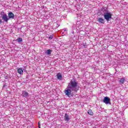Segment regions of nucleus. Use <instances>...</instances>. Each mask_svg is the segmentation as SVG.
I'll return each instance as SVG.
<instances>
[{
    "label": "nucleus",
    "instance_id": "obj_14",
    "mask_svg": "<svg viewBox=\"0 0 128 128\" xmlns=\"http://www.w3.org/2000/svg\"><path fill=\"white\" fill-rule=\"evenodd\" d=\"M62 74H57V78L58 80H62Z\"/></svg>",
    "mask_w": 128,
    "mask_h": 128
},
{
    "label": "nucleus",
    "instance_id": "obj_13",
    "mask_svg": "<svg viewBox=\"0 0 128 128\" xmlns=\"http://www.w3.org/2000/svg\"><path fill=\"white\" fill-rule=\"evenodd\" d=\"M88 114L90 116H94V112H92V110H88Z\"/></svg>",
    "mask_w": 128,
    "mask_h": 128
},
{
    "label": "nucleus",
    "instance_id": "obj_20",
    "mask_svg": "<svg viewBox=\"0 0 128 128\" xmlns=\"http://www.w3.org/2000/svg\"><path fill=\"white\" fill-rule=\"evenodd\" d=\"M39 128H40V127L39 126Z\"/></svg>",
    "mask_w": 128,
    "mask_h": 128
},
{
    "label": "nucleus",
    "instance_id": "obj_1",
    "mask_svg": "<svg viewBox=\"0 0 128 128\" xmlns=\"http://www.w3.org/2000/svg\"><path fill=\"white\" fill-rule=\"evenodd\" d=\"M78 88V82L76 80H72L68 83V88L65 90L64 93L66 95L68 98H70L72 96V92H76V88Z\"/></svg>",
    "mask_w": 128,
    "mask_h": 128
},
{
    "label": "nucleus",
    "instance_id": "obj_9",
    "mask_svg": "<svg viewBox=\"0 0 128 128\" xmlns=\"http://www.w3.org/2000/svg\"><path fill=\"white\" fill-rule=\"evenodd\" d=\"M8 18H14V14L12 12L8 14Z\"/></svg>",
    "mask_w": 128,
    "mask_h": 128
},
{
    "label": "nucleus",
    "instance_id": "obj_10",
    "mask_svg": "<svg viewBox=\"0 0 128 128\" xmlns=\"http://www.w3.org/2000/svg\"><path fill=\"white\" fill-rule=\"evenodd\" d=\"M62 34H64V36H66V34H68V30H66V28H64L62 30Z\"/></svg>",
    "mask_w": 128,
    "mask_h": 128
},
{
    "label": "nucleus",
    "instance_id": "obj_19",
    "mask_svg": "<svg viewBox=\"0 0 128 128\" xmlns=\"http://www.w3.org/2000/svg\"><path fill=\"white\" fill-rule=\"evenodd\" d=\"M38 126H40V122H38Z\"/></svg>",
    "mask_w": 128,
    "mask_h": 128
},
{
    "label": "nucleus",
    "instance_id": "obj_7",
    "mask_svg": "<svg viewBox=\"0 0 128 128\" xmlns=\"http://www.w3.org/2000/svg\"><path fill=\"white\" fill-rule=\"evenodd\" d=\"M98 21L100 24H104V20L102 18H98Z\"/></svg>",
    "mask_w": 128,
    "mask_h": 128
},
{
    "label": "nucleus",
    "instance_id": "obj_16",
    "mask_svg": "<svg viewBox=\"0 0 128 128\" xmlns=\"http://www.w3.org/2000/svg\"><path fill=\"white\" fill-rule=\"evenodd\" d=\"M49 40H52V35L48 38Z\"/></svg>",
    "mask_w": 128,
    "mask_h": 128
},
{
    "label": "nucleus",
    "instance_id": "obj_6",
    "mask_svg": "<svg viewBox=\"0 0 128 128\" xmlns=\"http://www.w3.org/2000/svg\"><path fill=\"white\" fill-rule=\"evenodd\" d=\"M70 120V116L68 114H65L64 116V120L66 122H68Z\"/></svg>",
    "mask_w": 128,
    "mask_h": 128
},
{
    "label": "nucleus",
    "instance_id": "obj_8",
    "mask_svg": "<svg viewBox=\"0 0 128 128\" xmlns=\"http://www.w3.org/2000/svg\"><path fill=\"white\" fill-rule=\"evenodd\" d=\"M124 82H126V78H121L119 80V82L120 84H122Z\"/></svg>",
    "mask_w": 128,
    "mask_h": 128
},
{
    "label": "nucleus",
    "instance_id": "obj_4",
    "mask_svg": "<svg viewBox=\"0 0 128 128\" xmlns=\"http://www.w3.org/2000/svg\"><path fill=\"white\" fill-rule=\"evenodd\" d=\"M17 72L19 74H20L21 76L24 74V70H22V68H18Z\"/></svg>",
    "mask_w": 128,
    "mask_h": 128
},
{
    "label": "nucleus",
    "instance_id": "obj_15",
    "mask_svg": "<svg viewBox=\"0 0 128 128\" xmlns=\"http://www.w3.org/2000/svg\"><path fill=\"white\" fill-rule=\"evenodd\" d=\"M16 42H22V38H18L16 40Z\"/></svg>",
    "mask_w": 128,
    "mask_h": 128
},
{
    "label": "nucleus",
    "instance_id": "obj_2",
    "mask_svg": "<svg viewBox=\"0 0 128 128\" xmlns=\"http://www.w3.org/2000/svg\"><path fill=\"white\" fill-rule=\"evenodd\" d=\"M102 10L104 14V16L105 20H106L107 22H108V20H110V18H112V13L108 12L106 8H103Z\"/></svg>",
    "mask_w": 128,
    "mask_h": 128
},
{
    "label": "nucleus",
    "instance_id": "obj_18",
    "mask_svg": "<svg viewBox=\"0 0 128 128\" xmlns=\"http://www.w3.org/2000/svg\"><path fill=\"white\" fill-rule=\"evenodd\" d=\"M2 24V20H0V24Z\"/></svg>",
    "mask_w": 128,
    "mask_h": 128
},
{
    "label": "nucleus",
    "instance_id": "obj_11",
    "mask_svg": "<svg viewBox=\"0 0 128 128\" xmlns=\"http://www.w3.org/2000/svg\"><path fill=\"white\" fill-rule=\"evenodd\" d=\"M22 94H23V96L24 98H26L28 96V92L23 91L22 92Z\"/></svg>",
    "mask_w": 128,
    "mask_h": 128
},
{
    "label": "nucleus",
    "instance_id": "obj_5",
    "mask_svg": "<svg viewBox=\"0 0 128 128\" xmlns=\"http://www.w3.org/2000/svg\"><path fill=\"white\" fill-rule=\"evenodd\" d=\"M2 20H4V22H8V16L6 14H4L2 16Z\"/></svg>",
    "mask_w": 128,
    "mask_h": 128
},
{
    "label": "nucleus",
    "instance_id": "obj_3",
    "mask_svg": "<svg viewBox=\"0 0 128 128\" xmlns=\"http://www.w3.org/2000/svg\"><path fill=\"white\" fill-rule=\"evenodd\" d=\"M103 102L106 104H110V99L108 97H104Z\"/></svg>",
    "mask_w": 128,
    "mask_h": 128
},
{
    "label": "nucleus",
    "instance_id": "obj_17",
    "mask_svg": "<svg viewBox=\"0 0 128 128\" xmlns=\"http://www.w3.org/2000/svg\"><path fill=\"white\" fill-rule=\"evenodd\" d=\"M58 26H60V25L57 24L56 27L58 28Z\"/></svg>",
    "mask_w": 128,
    "mask_h": 128
},
{
    "label": "nucleus",
    "instance_id": "obj_12",
    "mask_svg": "<svg viewBox=\"0 0 128 128\" xmlns=\"http://www.w3.org/2000/svg\"><path fill=\"white\" fill-rule=\"evenodd\" d=\"M52 52V50H46V54H48V56H50V54H51Z\"/></svg>",
    "mask_w": 128,
    "mask_h": 128
}]
</instances>
